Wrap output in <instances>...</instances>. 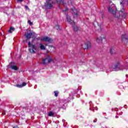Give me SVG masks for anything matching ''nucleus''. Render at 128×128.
Returning <instances> with one entry per match:
<instances>
[{
    "instance_id": "cd10ccee",
    "label": "nucleus",
    "mask_w": 128,
    "mask_h": 128,
    "mask_svg": "<svg viewBox=\"0 0 128 128\" xmlns=\"http://www.w3.org/2000/svg\"><path fill=\"white\" fill-rule=\"evenodd\" d=\"M66 10H68V8H66L65 10H63V12H66Z\"/></svg>"
},
{
    "instance_id": "2eb2a0df",
    "label": "nucleus",
    "mask_w": 128,
    "mask_h": 128,
    "mask_svg": "<svg viewBox=\"0 0 128 128\" xmlns=\"http://www.w3.org/2000/svg\"><path fill=\"white\" fill-rule=\"evenodd\" d=\"M14 30H15L14 28L10 27V29L8 30V32H12H12H14Z\"/></svg>"
},
{
    "instance_id": "7c9ffc66",
    "label": "nucleus",
    "mask_w": 128,
    "mask_h": 128,
    "mask_svg": "<svg viewBox=\"0 0 128 128\" xmlns=\"http://www.w3.org/2000/svg\"><path fill=\"white\" fill-rule=\"evenodd\" d=\"M116 118H118V116H116Z\"/></svg>"
},
{
    "instance_id": "a878e982",
    "label": "nucleus",
    "mask_w": 128,
    "mask_h": 128,
    "mask_svg": "<svg viewBox=\"0 0 128 128\" xmlns=\"http://www.w3.org/2000/svg\"><path fill=\"white\" fill-rule=\"evenodd\" d=\"M17 2H24V0H18Z\"/></svg>"
},
{
    "instance_id": "7ed1b4c3",
    "label": "nucleus",
    "mask_w": 128,
    "mask_h": 128,
    "mask_svg": "<svg viewBox=\"0 0 128 128\" xmlns=\"http://www.w3.org/2000/svg\"><path fill=\"white\" fill-rule=\"evenodd\" d=\"M28 46L31 48H29V52H32V54H36V50H38V47H36V45L32 44V43L29 42Z\"/></svg>"
},
{
    "instance_id": "6ab92c4d",
    "label": "nucleus",
    "mask_w": 128,
    "mask_h": 128,
    "mask_svg": "<svg viewBox=\"0 0 128 128\" xmlns=\"http://www.w3.org/2000/svg\"><path fill=\"white\" fill-rule=\"evenodd\" d=\"M122 40H126V35H122Z\"/></svg>"
},
{
    "instance_id": "1a4fd4ad",
    "label": "nucleus",
    "mask_w": 128,
    "mask_h": 128,
    "mask_svg": "<svg viewBox=\"0 0 128 128\" xmlns=\"http://www.w3.org/2000/svg\"><path fill=\"white\" fill-rule=\"evenodd\" d=\"M58 4H66V2L64 0H56Z\"/></svg>"
},
{
    "instance_id": "423d86ee",
    "label": "nucleus",
    "mask_w": 128,
    "mask_h": 128,
    "mask_svg": "<svg viewBox=\"0 0 128 128\" xmlns=\"http://www.w3.org/2000/svg\"><path fill=\"white\" fill-rule=\"evenodd\" d=\"M84 50H86V48H90V42H86L82 46Z\"/></svg>"
},
{
    "instance_id": "39448f33",
    "label": "nucleus",
    "mask_w": 128,
    "mask_h": 128,
    "mask_svg": "<svg viewBox=\"0 0 128 128\" xmlns=\"http://www.w3.org/2000/svg\"><path fill=\"white\" fill-rule=\"evenodd\" d=\"M52 62V58H50V56H48V57L43 60V64H49V62Z\"/></svg>"
},
{
    "instance_id": "f3484780",
    "label": "nucleus",
    "mask_w": 128,
    "mask_h": 128,
    "mask_svg": "<svg viewBox=\"0 0 128 128\" xmlns=\"http://www.w3.org/2000/svg\"><path fill=\"white\" fill-rule=\"evenodd\" d=\"M89 104H90V110H93L92 109V107L94 106V104H92V101H90V102Z\"/></svg>"
},
{
    "instance_id": "bb28decb",
    "label": "nucleus",
    "mask_w": 128,
    "mask_h": 128,
    "mask_svg": "<svg viewBox=\"0 0 128 128\" xmlns=\"http://www.w3.org/2000/svg\"><path fill=\"white\" fill-rule=\"evenodd\" d=\"M114 110H115V112H118V108H115L114 109Z\"/></svg>"
},
{
    "instance_id": "f03ea898",
    "label": "nucleus",
    "mask_w": 128,
    "mask_h": 128,
    "mask_svg": "<svg viewBox=\"0 0 128 128\" xmlns=\"http://www.w3.org/2000/svg\"><path fill=\"white\" fill-rule=\"evenodd\" d=\"M54 1L52 0H46L44 3V7L48 10H50L54 6Z\"/></svg>"
},
{
    "instance_id": "f8f14e48",
    "label": "nucleus",
    "mask_w": 128,
    "mask_h": 128,
    "mask_svg": "<svg viewBox=\"0 0 128 128\" xmlns=\"http://www.w3.org/2000/svg\"><path fill=\"white\" fill-rule=\"evenodd\" d=\"M26 86V83L23 82L22 84H16V86H17V88H22V86Z\"/></svg>"
},
{
    "instance_id": "9d476101",
    "label": "nucleus",
    "mask_w": 128,
    "mask_h": 128,
    "mask_svg": "<svg viewBox=\"0 0 128 128\" xmlns=\"http://www.w3.org/2000/svg\"><path fill=\"white\" fill-rule=\"evenodd\" d=\"M66 20L69 24H72V22H74V20H72L70 16H68V15H66Z\"/></svg>"
},
{
    "instance_id": "2f4dec72",
    "label": "nucleus",
    "mask_w": 128,
    "mask_h": 128,
    "mask_svg": "<svg viewBox=\"0 0 128 128\" xmlns=\"http://www.w3.org/2000/svg\"><path fill=\"white\" fill-rule=\"evenodd\" d=\"M94 122H96V120H94Z\"/></svg>"
},
{
    "instance_id": "dca6fc26",
    "label": "nucleus",
    "mask_w": 128,
    "mask_h": 128,
    "mask_svg": "<svg viewBox=\"0 0 128 128\" xmlns=\"http://www.w3.org/2000/svg\"><path fill=\"white\" fill-rule=\"evenodd\" d=\"M12 70H18V68L16 66H12Z\"/></svg>"
},
{
    "instance_id": "20e7f679",
    "label": "nucleus",
    "mask_w": 128,
    "mask_h": 128,
    "mask_svg": "<svg viewBox=\"0 0 128 128\" xmlns=\"http://www.w3.org/2000/svg\"><path fill=\"white\" fill-rule=\"evenodd\" d=\"M41 40H42V42H52V38H50L46 36L42 37Z\"/></svg>"
},
{
    "instance_id": "6e6552de",
    "label": "nucleus",
    "mask_w": 128,
    "mask_h": 128,
    "mask_svg": "<svg viewBox=\"0 0 128 128\" xmlns=\"http://www.w3.org/2000/svg\"><path fill=\"white\" fill-rule=\"evenodd\" d=\"M72 11L73 12L72 14H74V16H76V17L78 16V10H76V8L72 9Z\"/></svg>"
},
{
    "instance_id": "b1692460",
    "label": "nucleus",
    "mask_w": 128,
    "mask_h": 128,
    "mask_svg": "<svg viewBox=\"0 0 128 128\" xmlns=\"http://www.w3.org/2000/svg\"><path fill=\"white\" fill-rule=\"evenodd\" d=\"M117 114L119 116H122V112H117Z\"/></svg>"
},
{
    "instance_id": "473e14b6",
    "label": "nucleus",
    "mask_w": 128,
    "mask_h": 128,
    "mask_svg": "<svg viewBox=\"0 0 128 128\" xmlns=\"http://www.w3.org/2000/svg\"><path fill=\"white\" fill-rule=\"evenodd\" d=\"M126 78H128V74L126 75Z\"/></svg>"
},
{
    "instance_id": "5701e85b",
    "label": "nucleus",
    "mask_w": 128,
    "mask_h": 128,
    "mask_svg": "<svg viewBox=\"0 0 128 128\" xmlns=\"http://www.w3.org/2000/svg\"><path fill=\"white\" fill-rule=\"evenodd\" d=\"M28 22L30 26H32V22H30V20H28Z\"/></svg>"
},
{
    "instance_id": "0eeeda50",
    "label": "nucleus",
    "mask_w": 128,
    "mask_h": 128,
    "mask_svg": "<svg viewBox=\"0 0 128 128\" xmlns=\"http://www.w3.org/2000/svg\"><path fill=\"white\" fill-rule=\"evenodd\" d=\"M25 36H26V40H30V38L32 36V33H27Z\"/></svg>"
},
{
    "instance_id": "4468645a",
    "label": "nucleus",
    "mask_w": 128,
    "mask_h": 128,
    "mask_svg": "<svg viewBox=\"0 0 128 128\" xmlns=\"http://www.w3.org/2000/svg\"><path fill=\"white\" fill-rule=\"evenodd\" d=\"M48 116H54V113L52 111L50 112L48 114Z\"/></svg>"
},
{
    "instance_id": "412c9836",
    "label": "nucleus",
    "mask_w": 128,
    "mask_h": 128,
    "mask_svg": "<svg viewBox=\"0 0 128 128\" xmlns=\"http://www.w3.org/2000/svg\"><path fill=\"white\" fill-rule=\"evenodd\" d=\"M54 94L55 96H58V91H54Z\"/></svg>"
},
{
    "instance_id": "c85d7f7f",
    "label": "nucleus",
    "mask_w": 128,
    "mask_h": 128,
    "mask_svg": "<svg viewBox=\"0 0 128 128\" xmlns=\"http://www.w3.org/2000/svg\"><path fill=\"white\" fill-rule=\"evenodd\" d=\"M2 114H3V116H4V114H6V112H2Z\"/></svg>"
},
{
    "instance_id": "c756f323",
    "label": "nucleus",
    "mask_w": 128,
    "mask_h": 128,
    "mask_svg": "<svg viewBox=\"0 0 128 128\" xmlns=\"http://www.w3.org/2000/svg\"><path fill=\"white\" fill-rule=\"evenodd\" d=\"M98 28H100V31H102V28H100V25H98Z\"/></svg>"
},
{
    "instance_id": "f704fd0d",
    "label": "nucleus",
    "mask_w": 128,
    "mask_h": 128,
    "mask_svg": "<svg viewBox=\"0 0 128 128\" xmlns=\"http://www.w3.org/2000/svg\"><path fill=\"white\" fill-rule=\"evenodd\" d=\"M104 40H106V38H104Z\"/></svg>"
},
{
    "instance_id": "f257e3e1",
    "label": "nucleus",
    "mask_w": 128,
    "mask_h": 128,
    "mask_svg": "<svg viewBox=\"0 0 128 128\" xmlns=\"http://www.w3.org/2000/svg\"><path fill=\"white\" fill-rule=\"evenodd\" d=\"M108 12H110L111 14H112L114 18H120V16L124 18H126V13H124V8H122V10L119 11V15H116V12L112 8L109 7L108 8Z\"/></svg>"
},
{
    "instance_id": "9b49d317",
    "label": "nucleus",
    "mask_w": 128,
    "mask_h": 128,
    "mask_svg": "<svg viewBox=\"0 0 128 128\" xmlns=\"http://www.w3.org/2000/svg\"><path fill=\"white\" fill-rule=\"evenodd\" d=\"M96 42H98V44H102V38L101 37H98L96 38Z\"/></svg>"
},
{
    "instance_id": "a211bd4d",
    "label": "nucleus",
    "mask_w": 128,
    "mask_h": 128,
    "mask_svg": "<svg viewBox=\"0 0 128 128\" xmlns=\"http://www.w3.org/2000/svg\"><path fill=\"white\" fill-rule=\"evenodd\" d=\"M40 48L41 50H46V47L42 44H40Z\"/></svg>"
},
{
    "instance_id": "aec40b11",
    "label": "nucleus",
    "mask_w": 128,
    "mask_h": 128,
    "mask_svg": "<svg viewBox=\"0 0 128 128\" xmlns=\"http://www.w3.org/2000/svg\"><path fill=\"white\" fill-rule=\"evenodd\" d=\"M74 32H78V27L74 26Z\"/></svg>"
},
{
    "instance_id": "393cba45",
    "label": "nucleus",
    "mask_w": 128,
    "mask_h": 128,
    "mask_svg": "<svg viewBox=\"0 0 128 128\" xmlns=\"http://www.w3.org/2000/svg\"><path fill=\"white\" fill-rule=\"evenodd\" d=\"M24 8H26V10H30V8H28V6L26 5L24 6Z\"/></svg>"
},
{
    "instance_id": "72a5a7b5",
    "label": "nucleus",
    "mask_w": 128,
    "mask_h": 128,
    "mask_svg": "<svg viewBox=\"0 0 128 128\" xmlns=\"http://www.w3.org/2000/svg\"><path fill=\"white\" fill-rule=\"evenodd\" d=\"M45 62H48V60H46Z\"/></svg>"
},
{
    "instance_id": "4be33fe9",
    "label": "nucleus",
    "mask_w": 128,
    "mask_h": 128,
    "mask_svg": "<svg viewBox=\"0 0 128 128\" xmlns=\"http://www.w3.org/2000/svg\"><path fill=\"white\" fill-rule=\"evenodd\" d=\"M55 30H59L60 29V26L56 25L54 27Z\"/></svg>"
},
{
    "instance_id": "ddd939ff",
    "label": "nucleus",
    "mask_w": 128,
    "mask_h": 128,
    "mask_svg": "<svg viewBox=\"0 0 128 128\" xmlns=\"http://www.w3.org/2000/svg\"><path fill=\"white\" fill-rule=\"evenodd\" d=\"M116 48H112L110 50V54H116Z\"/></svg>"
},
{
    "instance_id": "c9c22d12",
    "label": "nucleus",
    "mask_w": 128,
    "mask_h": 128,
    "mask_svg": "<svg viewBox=\"0 0 128 128\" xmlns=\"http://www.w3.org/2000/svg\"><path fill=\"white\" fill-rule=\"evenodd\" d=\"M112 110H114V109H112Z\"/></svg>"
}]
</instances>
